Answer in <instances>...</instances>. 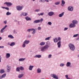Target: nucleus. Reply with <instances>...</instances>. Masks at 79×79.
<instances>
[{
	"instance_id": "obj_1",
	"label": "nucleus",
	"mask_w": 79,
	"mask_h": 79,
	"mask_svg": "<svg viewBox=\"0 0 79 79\" xmlns=\"http://www.w3.org/2000/svg\"><path fill=\"white\" fill-rule=\"evenodd\" d=\"M50 45V42L48 41L46 42V44H45L44 46L41 48V51L42 52H45V51L48 50V49Z\"/></svg>"
},
{
	"instance_id": "obj_2",
	"label": "nucleus",
	"mask_w": 79,
	"mask_h": 79,
	"mask_svg": "<svg viewBox=\"0 0 79 79\" xmlns=\"http://www.w3.org/2000/svg\"><path fill=\"white\" fill-rule=\"evenodd\" d=\"M31 31H33L31 33L32 34H34L35 33V29L34 28L29 29L27 31V32H31Z\"/></svg>"
},
{
	"instance_id": "obj_3",
	"label": "nucleus",
	"mask_w": 79,
	"mask_h": 79,
	"mask_svg": "<svg viewBox=\"0 0 79 79\" xmlns=\"http://www.w3.org/2000/svg\"><path fill=\"white\" fill-rule=\"evenodd\" d=\"M69 46L70 48V49L72 51H74V50H75V47L74 45L73 44H70L69 45Z\"/></svg>"
},
{
	"instance_id": "obj_4",
	"label": "nucleus",
	"mask_w": 79,
	"mask_h": 79,
	"mask_svg": "<svg viewBox=\"0 0 79 79\" xmlns=\"http://www.w3.org/2000/svg\"><path fill=\"white\" fill-rule=\"evenodd\" d=\"M43 18H41L40 19L35 20L33 22V23L34 24H37V23H39L40 22L42 23V21H43Z\"/></svg>"
},
{
	"instance_id": "obj_5",
	"label": "nucleus",
	"mask_w": 79,
	"mask_h": 79,
	"mask_svg": "<svg viewBox=\"0 0 79 79\" xmlns=\"http://www.w3.org/2000/svg\"><path fill=\"white\" fill-rule=\"evenodd\" d=\"M4 5H6L7 6H11L12 5V3L10 2H5L4 3Z\"/></svg>"
},
{
	"instance_id": "obj_6",
	"label": "nucleus",
	"mask_w": 79,
	"mask_h": 79,
	"mask_svg": "<svg viewBox=\"0 0 79 79\" xmlns=\"http://www.w3.org/2000/svg\"><path fill=\"white\" fill-rule=\"evenodd\" d=\"M68 9L69 11H73L74 8H73V7L72 6H70L68 7Z\"/></svg>"
},
{
	"instance_id": "obj_7",
	"label": "nucleus",
	"mask_w": 79,
	"mask_h": 79,
	"mask_svg": "<svg viewBox=\"0 0 79 79\" xmlns=\"http://www.w3.org/2000/svg\"><path fill=\"white\" fill-rule=\"evenodd\" d=\"M7 73H10V70H11V67L9 65H7Z\"/></svg>"
},
{
	"instance_id": "obj_8",
	"label": "nucleus",
	"mask_w": 79,
	"mask_h": 79,
	"mask_svg": "<svg viewBox=\"0 0 79 79\" xmlns=\"http://www.w3.org/2000/svg\"><path fill=\"white\" fill-rule=\"evenodd\" d=\"M17 10L18 11H20L23 9V6H16Z\"/></svg>"
},
{
	"instance_id": "obj_9",
	"label": "nucleus",
	"mask_w": 79,
	"mask_h": 79,
	"mask_svg": "<svg viewBox=\"0 0 79 79\" xmlns=\"http://www.w3.org/2000/svg\"><path fill=\"white\" fill-rule=\"evenodd\" d=\"M71 62H67L66 64V66L67 67H69L70 68H72V66L71 65Z\"/></svg>"
},
{
	"instance_id": "obj_10",
	"label": "nucleus",
	"mask_w": 79,
	"mask_h": 79,
	"mask_svg": "<svg viewBox=\"0 0 79 79\" xmlns=\"http://www.w3.org/2000/svg\"><path fill=\"white\" fill-rule=\"evenodd\" d=\"M75 27L76 25L74 24V23H70L69 26V27L70 28H73Z\"/></svg>"
},
{
	"instance_id": "obj_11",
	"label": "nucleus",
	"mask_w": 79,
	"mask_h": 79,
	"mask_svg": "<svg viewBox=\"0 0 79 79\" xmlns=\"http://www.w3.org/2000/svg\"><path fill=\"white\" fill-rule=\"evenodd\" d=\"M6 75V73H4L2 75L0 76V79H2V78H4L5 77V76Z\"/></svg>"
},
{
	"instance_id": "obj_12",
	"label": "nucleus",
	"mask_w": 79,
	"mask_h": 79,
	"mask_svg": "<svg viewBox=\"0 0 79 79\" xmlns=\"http://www.w3.org/2000/svg\"><path fill=\"white\" fill-rule=\"evenodd\" d=\"M23 76H24V74L22 73L19 74L18 76V77L19 79H21V78H22V77H23Z\"/></svg>"
},
{
	"instance_id": "obj_13",
	"label": "nucleus",
	"mask_w": 79,
	"mask_h": 79,
	"mask_svg": "<svg viewBox=\"0 0 79 79\" xmlns=\"http://www.w3.org/2000/svg\"><path fill=\"white\" fill-rule=\"evenodd\" d=\"M53 15H54V12L52 11L48 13V15L49 16H52Z\"/></svg>"
},
{
	"instance_id": "obj_14",
	"label": "nucleus",
	"mask_w": 79,
	"mask_h": 79,
	"mask_svg": "<svg viewBox=\"0 0 79 79\" xmlns=\"http://www.w3.org/2000/svg\"><path fill=\"white\" fill-rule=\"evenodd\" d=\"M72 23L74 24H77L78 23V21H77L76 20H74L72 21Z\"/></svg>"
},
{
	"instance_id": "obj_15",
	"label": "nucleus",
	"mask_w": 79,
	"mask_h": 79,
	"mask_svg": "<svg viewBox=\"0 0 79 79\" xmlns=\"http://www.w3.org/2000/svg\"><path fill=\"white\" fill-rule=\"evenodd\" d=\"M61 41H59L57 43V45H58V48H60L61 47Z\"/></svg>"
},
{
	"instance_id": "obj_16",
	"label": "nucleus",
	"mask_w": 79,
	"mask_h": 79,
	"mask_svg": "<svg viewBox=\"0 0 79 79\" xmlns=\"http://www.w3.org/2000/svg\"><path fill=\"white\" fill-rule=\"evenodd\" d=\"M5 73V70H4L3 69H1L0 70V74H3V73Z\"/></svg>"
},
{
	"instance_id": "obj_17",
	"label": "nucleus",
	"mask_w": 79,
	"mask_h": 79,
	"mask_svg": "<svg viewBox=\"0 0 79 79\" xmlns=\"http://www.w3.org/2000/svg\"><path fill=\"white\" fill-rule=\"evenodd\" d=\"M30 42V41L29 40H26L24 42V43H25V44H26L27 45Z\"/></svg>"
},
{
	"instance_id": "obj_18",
	"label": "nucleus",
	"mask_w": 79,
	"mask_h": 79,
	"mask_svg": "<svg viewBox=\"0 0 79 79\" xmlns=\"http://www.w3.org/2000/svg\"><path fill=\"white\" fill-rule=\"evenodd\" d=\"M64 12H63L61 14H60L58 15V16L60 17V18H61V17H62V16H63L64 15Z\"/></svg>"
},
{
	"instance_id": "obj_19",
	"label": "nucleus",
	"mask_w": 79,
	"mask_h": 79,
	"mask_svg": "<svg viewBox=\"0 0 79 79\" xmlns=\"http://www.w3.org/2000/svg\"><path fill=\"white\" fill-rule=\"evenodd\" d=\"M42 57V56L40 55H36L34 56V58H41Z\"/></svg>"
},
{
	"instance_id": "obj_20",
	"label": "nucleus",
	"mask_w": 79,
	"mask_h": 79,
	"mask_svg": "<svg viewBox=\"0 0 79 79\" xmlns=\"http://www.w3.org/2000/svg\"><path fill=\"white\" fill-rule=\"evenodd\" d=\"M7 27V25H5V26L0 31V32L3 33V30H4V29H5V28H6V27Z\"/></svg>"
},
{
	"instance_id": "obj_21",
	"label": "nucleus",
	"mask_w": 79,
	"mask_h": 79,
	"mask_svg": "<svg viewBox=\"0 0 79 79\" xmlns=\"http://www.w3.org/2000/svg\"><path fill=\"white\" fill-rule=\"evenodd\" d=\"M33 68H34V66L30 65L29 68V69L30 71H32V70Z\"/></svg>"
},
{
	"instance_id": "obj_22",
	"label": "nucleus",
	"mask_w": 79,
	"mask_h": 79,
	"mask_svg": "<svg viewBox=\"0 0 79 79\" xmlns=\"http://www.w3.org/2000/svg\"><path fill=\"white\" fill-rule=\"evenodd\" d=\"M61 2L62 3L61 4V5L62 6H64V5L65 4V2L64 0H62L61 1Z\"/></svg>"
},
{
	"instance_id": "obj_23",
	"label": "nucleus",
	"mask_w": 79,
	"mask_h": 79,
	"mask_svg": "<svg viewBox=\"0 0 79 79\" xmlns=\"http://www.w3.org/2000/svg\"><path fill=\"white\" fill-rule=\"evenodd\" d=\"M9 57H10V54L9 53H7L6 55V58H9Z\"/></svg>"
},
{
	"instance_id": "obj_24",
	"label": "nucleus",
	"mask_w": 79,
	"mask_h": 79,
	"mask_svg": "<svg viewBox=\"0 0 79 79\" xmlns=\"http://www.w3.org/2000/svg\"><path fill=\"white\" fill-rule=\"evenodd\" d=\"M25 19L27 20V21H29L30 20V21L31 20V18H29L28 16H27L25 18Z\"/></svg>"
},
{
	"instance_id": "obj_25",
	"label": "nucleus",
	"mask_w": 79,
	"mask_h": 79,
	"mask_svg": "<svg viewBox=\"0 0 79 79\" xmlns=\"http://www.w3.org/2000/svg\"><path fill=\"white\" fill-rule=\"evenodd\" d=\"M25 59H26V58H20L19 60V61H24Z\"/></svg>"
},
{
	"instance_id": "obj_26",
	"label": "nucleus",
	"mask_w": 79,
	"mask_h": 79,
	"mask_svg": "<svg viewBox=\"0 0 79 79\" xmlns=\"http://www.w3.org/2000/svg\"><path fill=\"white\" fill-rule=\"evenodd\" d=\"M45 44V42H41L40 43V45L41 46H42V45H44Z\"/></svg>"
},
{
	"instance_id": "obj_27",
	"label": "nucleus",
	"mask_w": 79,
	"mask_h": 79,
	"mask_svg": "<svg viewBox=\"0 0 79 79\" xmlns=\"http://www.w3.org/2000/svg\"><path fill=\"white\" fill-rule=\"evenodd\" d=\"M52 77H53L54 79H55V78H56V77H57V76H56V75L55 74H52Z\"/></svg>"
},
{
	"instance_id": "obj_28",
	"label": "nucleus",
	"mask_w": 79,
	"mask_h": 79,
	"mask_svg": "<svg viewBox=\"0 0 79 79\" xmlns=\"http://www.w3.org/2000/svg\"><path fill=\"white\" fill-rule=\"evenodd\" d=\"M8 37L9 38H10V39H14V37L11 35H8Z\"/></svg>"
},
{
	"instance_id": "obj_29",
	"label": "nucleus",
	"mask_w": 79,
	"mask_h": 79,
	"mask_svg": "<svg viewBox=\"0 0 79 79\" xmlns=\"http://www.w3.org/2000/svg\"><path fill=\"white\" fill-rule=\"evenodd\" d=\"M41 72V69H40L38 68L37 70V73H40Z\"/></svg>"
},
{
	"instance_id": "obj_30",
	"label": "nucleus",
	"mask_w": 79,
	"mask_h": 79,
	"mask_svg": "<svg viewBox=\"0 0 79 79\" xmlns=\"http://www.w3.org/2000/svg\"><path fill=\"white\" fill-rule=\"evenodd\" d=\"M15 45V43L13 42L11 43L10 44V46H14Z\"/></svg>"
},
{
	"instance_id": "obj_31",
	"label": "nucleus",
	"mask_w": 79,
	"mask_h": 79,
	"mask_svg": "<svg viewBox=\"0 0 79 79\" xmlns=\"http://www.w3.org/2000/svg\"><path fill=\"white\" fill-rule=\"evenodd\" d=\"M20 68L19 67H17L16 69V71L17 72H19L20 71Z\"/></svg>"
},
{
	"instance_id": "obj_32",
	"label": "nucleus",
	"mask_w": 79,
	"mask_h": 79,
	"mask_svg": "<svg viewBox=\"0 0 79 79\" xmlns=\"http://www.w3.org/2000/svg\"><path fill=\"white\" fill-rule=\"evenodd\" d=\"M23 16H26L28 14L27 13H25V12H23Z\"/></svg>"
},
{
	"instance_id": "obj_33",
	"label": "nucleus",
	"mask_w": 79,
	"mask_h": 79,
	"mask_svg": "<svg viewBox=\"0 0 79 79\" xmlns=\"http://www.w3.org/2000/svg\"><path fill=\"white\" fill-rule=\"evenodd\" d=\"M53 40H54V42H58V39H57V38H56L54 39Z\"/></svg>"
},
{
	"instance_id": "obj_34",
	"label": "nucleus",
	"mask_w": 79,
	"mask_h": 79,
	"mask_svg": "<svg viewBox=\"0 0 79 79\" xmlns=\"http://www.w3.org/2000/svg\"><path fill=\"white\" fill-rule=\"evenodd\" d=\"M51 37H48L47 38H46L45 39V40H49L50 39V38Z\"/></svg>"
},
{
	"instance_id": "obj_35",
	"label": "nucleus",
	"mask_w": 79,
	"mask_h": 79,
	"mask_svg": "<svg viewBox=\"0 0 79 79\" xmlns=\"http://www.w3.org/2000/svg\"><path fill=\"white\" fill-rule=\"evenodd\" d=\"M20 70H21V71L24 70V67H23V66H21L20 68Z\"/></svg>"
},
{
	"instance_id": "obj_36",
	"label": "nucleus",
	"mask_w": 79,
	"mask_h": 79,
	"mask_svg": "<svg viewBox=\"0 0 79 79\" xmlns=\"http://www.w3.org/2000/svg\"><path fill=\"white\" fill-rule=\"evenodd\" d=\"M11 13V12H7L6 13V15L8 16V15H10Z\"/></svg>"
},
{
	"instance_id": "obj_37",
	"label": "nucleus",
	"mask_w": 79,
	"mask_h": 79,
	"mask_svg": "<svg viewBox=\"0 0 79 79\" xmlns=\"http://www.w3.org/2000/svg\"><path fill=\"white\" fill-rule=\"evenodd\" d=\"M60 2H56L55 3V5H59L60 4Z\"/></svg>"
},
{
	"instance_id": "obj_38",
	"label": "nucleus",
	"mask_w": 79,
	"mask_h": 79,
	"mask_svg": "<svg viewBox=\"0 0 79 79\" xmlns=\"http://www.w3.org/2000/svg\"><path fill=\"white\" fill-rule=\"evenodd\" d=\"M22 47H23V48L26 47V44H25L24 42L23 43V44L22 45Z\"/></svg>"
},
{
	"instance_id": "obj_39",
	"label": "nucleus",
	"mask_w": 79,
	"mask_h": 79,
	"mask_svg": "<svg viewBox=\"0 0 79 79\" xmlns=\"http://www.w3.org/2000/svg\"><path fill=\"white\" fill-rule=\"evenodd\" d=\"M78 35H79L78 34H77L76 35H74L73 36V37H77Z\"/></svg>"
},
{
	"instance_id": "obj_40",
	"label": "nucleus",
	"mask_w": 79,
	"mask_h": 79,
	"mask_svg": "<svg viewBox=\"0 0 79 79\" xmlns=\"http://www.w3.org/2000/svg\"><path fill=\"white\" fill-rule=\"evenodd\" d=\"M35 12H39V11H40V9H36L35 10Z\"/></svg>"
},
{
	"instance_id": "obj_41",
	"label": "nucleus",
	"mask_w": 79,
	"mask_h": 79,
	"mask_svg": "<svg viewBox=\"0 0 79 79\" xmlns=\"http://www.w3.org/2000/svg\"><path fill=\"white\" fill-rule=\"evenodd\" d=\"M64 66V64H60V66Z\"/></svg>"
},
{
	"instance_id": "obj_42",
	"label": "nucleus",
	"mask_w": 79,
	"mask_h": 79,
	"mask_svg": "<svg viewBox=\"0 0 79 79\" xmlns=\"http://www.w3.org/2000/svg\"><path fill=\"white\" fill-rule=\"evenodd\" d=\"M52 22H48V24L49 25H52Z\"/></svg>"
},
{
	"instance_id": "obj_43",
	"label": "nucleus",
	"mask_w": 79,
	"mask_h": 79,
	"mask_svg": "<svg viewBox=\"0 0 79 79\" xmlns=\"http://www.w3.org/2000/svg\"><path fill=\"white\" fill-rule=\"evenodd\" d=\"M51 57H52V55H51V54L49 55L48 56V58H51Z\"/></svg>"
},
{
	"instance_id": "obj_44",
	"label": "nucleus",
	"mask_w": 79,
	"mask_h": 79,
	"mask_svg": "<svg viewBox=\"0 0 79 79\" xmlns=\"http://www.w3.org/2000/svg\"><path fill=\"white\" fill-rule=\"evenodd\" d=\"M41 27H38L37 28L38 30H41Z\"/></svg>"
},
{
	"instance_id": "obj_45",
	"label": "nucleus",
	"mask_w": 79,
	"mask_h": 79,
	"mask_svg": "<svg viewBox=\"0 0 79 79\" xmlns=\"http://www.w3.org/2000/svg\"><path fill=\"white\" fill-rule=\"evenodd\" d=\"M65 77L66 78L68 79L69 77H68V75H65Z\"/></svg>"
},
{
	"instance_id": "obj_46",
	"label": "nucleus",
	"mask_w": 79,
	"mask_h": 79,
	"mask_svg": "<svg viewBox=\"0 0 79 79\" xmlns=\"http://www.w3.org/2000/svg\"><path fill=\"white\" fill-rule=\"evenodd\" d=\"M68 27H65L64 28V31H66V30H68Z\"/></svg>"
},
{
	"instance_id": "obj_47",
	"label": "nucleus",
	"mask_w": 79,
	"mask_h": 79,
	"mask_svg": "<svg viewBox=\"0 0 79 79\" xmlns=\"http://www.w3.org/2000/svg\"><path fill=\"white\" fill-rule=\"evenodd\" d=\"M40 15H41V16H43V15H44V13L43 12H42V13H40Z\"/></svg>"
},
{
	"instance_id": "obj_48",
	"label": "nucleus",
	"mask_w": 79,
	"mask_h": 79,
	"mask_svg": "<svg viewBox=\"0 0 79 79\" xmlns=\"http://www.w3.org/2000/svg\"><path fill=\"white\" fill-rule=\"evenodd\" d=\"M4 23L5 24H6V23H7V21L5 20L4 22Z\"/></svg>"
},
{
	"instance_id": "obj_49",
	"label": "nucleus",
	"mask_w": 79,
	"mask_h": 79,
	"mask_svg": "<svg viewBox=\"0 0 79 79\" xmlns=\"http://www.w3.org/2000/svg\"><path fill=\"white\" fill-rule=\"evenodd\" d=\"M58 40H59V41H61V38H60V37H58Z\"/></svg>"
},
{
	"instance_id": "obj_50",
	"label": "nucleus",
	"mask_w": 79,
	"mask_h": 79,
	"mask_svg": "<svg viewBox=\"0 0 79 79\" xmlns=\"http://www.w3.org/2000/svg\"><path fill=\"white\" fill-rule=\"evenodd\" d=\"M27 37H28V38H30L31 37V35H29L27 36Z\"/></svg>"
},
{
	"instance_id": "obj_51",
	"label": "nucleus",
	"mask_w": 79,
	"mask_h": 79,
	"mask_svg": "<svg viewBox=\"0 0 79 79\" xmlns=\"http://www.w3.org/2000/svg\"><path fill=\"white\" fill-rule=\"evenodd\" d=\"M5 9L7 10H9V8L8 7H5Z\"/></svg>"
},
{
	"instance_id": "obj_52",
	"label": "nucleus",
	"mask_w": 79,
	"mask_h": 79,
	"mask_svg": "<svg viewBox=\"0 0 79 79\" xmlns=\"http://www.w3.org/2000/svg\"><path fill=\"white\" fill-rule=\"evenodd\" d=\"M14 34H17V32H16L15 30H14Z\"/></svg>"
},
{
	"instance_id": "obj_53",
	"label": "nucleus",
	"mask_w": 79,
	"mask_h": 79,
	"mask_svg": "<svg viewBox=\"0 0 79 79\" xmlns=\"http://www.w3.org/2000/svg\"><path fill=\"white\" fill-rule=\"evenodd\" d=\"M23 15V13H22L20 14V16H22Z\"/></svg>"
},
{
	"instance_id": "obj_54",
	"label": "nucleus",
	"mask_w": 79,
	"mask_h": 79,
	"mask_svg": "<svg viewBox=\"0 0 79 79\" xmlns=\"http://www.w3.org/2000/svg\"><path fill=\"white\" fill-rule=\"evenodd\" d=\"M1 8H3V9H5V7L2 6Z\"/></svg>"
},
{
	"instance_id": "obj_55",
	"label": "nucleus",
	"mask_w": 79,
	"mask_h": 79,
	"mask_svg": "<svg viewBox=\"0 0 79 79\" xmlns=\"http://www.w3.org/2000/svg\"><path fill=\"white\" fill-rule=\"evenodd\" d=\"M1 60H2V57L1 56H0V63L1 62Z\"/></svg>"
},
{
	"instance_id": "obj_56",
	"label": "nucleus",
	"mask_w": 79,
	"mask_h": 79,
	"mask_svg": "<svg viewBox=\"0 0 79 79\" xmlns=\"http://www.w3.org/2000/svg\"><path fill=\"white\" fill-rule=\"evenodd\" d=\"M4 48V46H1V48Z\"/></svg>"
},
{
	"instance_id": "obj_57",
	"label": "nucleus",
	"mask_w": 79,
	"mask_h": 79,
	"mask_svg": "<svg viewBox=\"0 0 79 79\" xmlns=\"http://www.w3.org/2000/svg\"><path fill=\"white\" fill-rule=\"evenodd\" d=\"M55 79H58V76H57L56 77V78H55Z\"/></svg>"
},
{
	"instance_id": "obj_58",
	"label": "nucleus",
	"mask_w": 79,
	"mask_h": 79,
	"mask_svg": "<svg viewBox=\"0 0 79 79\" xmlns=\"http://www.w3.org/2000/svg\"><path fill=\"white\" fill-rule=\"evenodd\" d=\"M45 1H46L47 2H49V1H48V0H45Z\"/></svg>"
},
{
	"instance_id": "obj_59",
	"label": "nucleus",
	"mask_w": 79,
	"mask_h": 79,
	"mask_svg": "<svg viewBox=\"0 0 79 79\" xmlns=\"http://www.w3.org/2000/svg\"><path fill=\"white\" fill-rule=\"evenodd\" d=\"M79 38H77L76 39V40H79Z\"/></svg>"
},
{
	"instance_id": "obj_60",
	"label": "nucleus",
	"mask_w": 79,
	"mask_h": 79,
	"mask_svg": "<svg viewBox=\"0 0 79 79\" xmlns=\"http://www.w3.org/2000/svg\"><path fill=\"white\" fill-rule=\"evenodd\" d=\"M40 2H42V0H40Z\"/></svg>"
},
{
	"instance_id": "obj_61",
	"label": "nucleus",
	"mask_w": 79,
	"mask_h": 79,
	"mask_svg": "<svg viewBox=\"0 0 79 79\" xmlns=\"http://www.w3.org/2000/svg\"><path fill=\"white\" fill-rule=\"evenodd\" d=\"M2 37H0V40H2Z\"/></svg>"
},
{
	"instance_id": "obj_62",
	"label": "nucleus",
	"mask_w": 79,
	"mask_h": 79,
	"mask_svg": "<svg viewBox=\"0 0 79 79\" xmlns=\"http://www.w3.org/2000/svg\"><path fill=\"white\" fill-rule=\"evenodd\" d=\"M18 24L19 25V22H18Z\"/></svg>"
},
{
	"instance_id": "obj_63",
	"label": "nucleus",
	"mask_w": 79,
	"mask_h": 79,
	"mask_svg": "<svg viewBox=\"0 0 79 79\" xmlns=\"http://www.w3.org/2000/svg\"><path fill=\"white\" fill-rule=\"evenodd\" d=\"M78 57H79V54L77 56Z\"/></svg>"
},
{
	"instance_id": "obj_64",
	"label": "nucleus",
	"mask_w": 79,
	"mask_h": 79,
	"mask_svg": "<svg viewBox=\"0 0 79 79\" xmlns=\"http://www.w3.org/2000/svg\"><path fill=\"white\" fill-rule=\"evenodd\" d=\"M68 79H71V78H69Z\"/></svg>"
}]
</instances>
